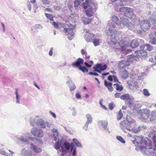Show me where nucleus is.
Masks as SVG:
<instances>
[{
  "mask_svg": "<svg viewBox=\"0 0 156 156\" xmlns=\"http://www.w3.org/2000/svg\"><path fill=\"white\" fill-rule=\"evenodd\" d=\"M129 65L128 62L125 60L120 61L119 64V66L120 69L124 68L125 66H128Z\"/></svg>",
  "mask_w": 156,
  "mask_h": 156,
  "instance_id": "obj_26",
  "label": "nucleus"
},
{
  "mask_svg": "<svg viewBox=\"0 0 156 156\" xmlns=\"http://www.w3.org/2000/svg\"><path fill=\"white\" fill-rule=\"evenodd\" d=\"M139 45L138 42L136 40H133L131 41L130 45L129 44V47H131L132 48H134L138 47Z\"/></svg>",
  "mask_w": 156,
  "mask_h": 156,
  "instance_id": "obj_28",
  "label": "nucleus"
},
{
  "mask_svg": "<svg viewBox=\"0 0 156 156\" xmlns=\"http://www.w3.org/2000/svg\"><path fill=\"white\" fill-rule=\"evenodd\" d=\"M140 150L141 151L142 153L144 155H147L146 152L147 148L146 147L143 145H140L139 146Z\"/></svg>",
  "mask_w": 156,
  "mask_h": 156,
  "instance_id": "obj_33",
  "label": "nucleus"
},
{
  "mask_svg": "<svg viewBox=\"0 0 156 156\" xmlns=\"http://www.w3.org/2000/svg\"><path fill=\"white\" fill-rule=\"evenodd\" d=\"M123 116V114L122 113L121 110L117 114V119L118 120H120Z\"/></svg>",
  "mask_w": 156,
  "mask_h": 156,
  "instance_id": "obj_46",
  "label": "nucleus"
},
{
  "mask_svg": "<svg viewBox=\"0 0 156 156\" xmlns=\"http://www.w3.org/2000/svg\"><path fill=\"white\" fill-rule=\"evenodd\" d=\"M108 25L109 26L108 30L111 34H112L110 36L111 41L114 44H115L120 39L119 34L116 33V28H119L120 27H117L112 23H109Z\"/></svg>",
  "mask_w": 156,
  "mask_h": 156,
  "instance_id": "obj_1",
  "label": "nucleus"
},
{
  "mask_svg": "<svg viewBox=\"0 0 156 156\" xmlns=\"http://www.w3.org/2000/svg\"><path fill=\"white\" fill-rule=\"evenodd\" d=\"M45 16L47 18L49 19L50 21H53V17L52 15L45 13Z\"/></svg>",
  "mask_w": 156,
  "mask_h": 156,
  "instance_id": "obj_49",
  "label": "nucleus"
},
{
  "mask_svg": "<svg viewBox=\"0 0 156 156\" xmlns=\"http://www.w3.org/2000/svg\"><path fill=\"white\" fill-rule=\"evenodd\" d=\"M98 123L99 125H101L105 129L108 130V129L107 128L108 123L107 121H100L98 122Z\"/></svg>",
  "mask_w": 156,
  "mask_h": 156,
  "instance_id": "obj_30",
  "label": "nucleus"
},
{
  "mask_svg": "<svg viewBox=\"0 0 156 156\" xmlns=\"http://www.w3.org/2000/svg\"><path fill=\"white\" fill-rule=\"evenodd\" d=\"M72 154L73 156H75L76 154V148H74L73 150L72 151Z\"/></svg>",
  "mask_w": 156,
  "mask_h": 156,
  "instance_id": "obj_63",
  "label": "nucleus"
},
{
  "mask_svg": "<svg viewBox=\"0 0 156 156\" xmlns=\"http://www.w3.org/2000/svg\"><path fill=\"white\" fill-rule=\"evenodd\" d=\"M94 34H90L87 32L85 35V39L87 42H91L93 41V39H94Z\"/></svg>",
  "mask_w": 156,
  "mask_h": 156,
  "instance_id": "obj_17",
  "label": "nucleus"
},
{
  "mask_svg": "<svg viewBox=\"0 0 156 156\" xmlns=\"http://www.w3.org/2000/svg\"><path fill=\"white\" fill-rule=\"evenodd\" d=\"M118 44L120 47L122 48V53L121 55V56L120 57L121 58H124V56L128 54L129 52L131 51V50L130 49H127L126 50H124L126 46L129 47V43L125 39H123L121 41H120L119 43Z\"/></svg>",
  "mask_w": 156,
  "mask_h": 156,
  "instance_id": "obj_6",
  "label": "nucleus"
},
{
  "mask_svg": "<svg viewBox=\"0 0 156 156\" xmlns=\"http://www.w3.org/2000/svg\"><path fill=\"white\" fill-rule=\"evenodd\" d=\"M107 67V66L106 65L104 64L103 66H102V64H101V67L100 69V70L101 71H104L105 70Z\"/></svg>",
  "mask_w": 156,
  "mask_h": 156,
  "instance_id": "obj_57",
  "label": "nucleus"
},
{
  "mask_svg": "<svg viewBox=\"0 0 156 156\" xmlns=\"http://www.w3.org/2000/svg\"><path fill=\"white\" fill-rule=\"evenodd\" d=\"M113 79L114 80L115 82H118L120 83L119 82L116 76L114 75L113 76Z\"/></svg>",
  "mask_w": 156,
  "mask_h": 156,
  "instance_id": "obj_62",
  "label": "nucleus"
},
{
  "mask_svg": "<svg viewBox=\"0 0 156 156\" xmlns=\"http://www.w3.org/2000/svg\"><path fill=\"white\" fill-rule=\"evenodd\" d=\"M82 21L85 24H87L89 23L90 20L87 18H86L85 17H82L81 19Z\"/></svg>",
  "mask_w": 156,
  "mask_h": 156,
  "instance_id": "obj_40",
  "label": "nucleus"
},
{
  "mask_svg": "<svg viewBox=\"0 0 156 156\" xmlns=\"http://www.w3.org/2000/svg\"><path fill=\"white\" fill-rule=\"evenodd\" d=\"M51 23L53 25L54 27L56 28H58V24L56 23L55 22L53 21L52 22H51Z\"/></svg>",
  "mask_w": 156,
  "mask_h": 156,
  "instance_id": "obj_59",
  "label": "nucleus"
},
{
  "mask_svg": "<svg viewBox=\"0 0 156 156\" xmlns=\"http://www.w3.org/2000/svg\"><path fill=\"white\" fill-rule=\"evenodd\" d=\"M66 83L69 86L71 91H72L76 89V86L75 84L72 82L71 80H69L66 82Z\"/></svg>",
  "mask_w": 156,
  "mask_h": 156,
  "instance_id": "obj_22",
  "label": "nucleus"
},
{
  "mask_svg": "<svg viewBox=\"0 0 156 156\" xmlns=\"http://www.w3.org/2000/svg\"><path fill=\"white\" fill-rule=\"evenodd\" d=\"M101 66V64H96L95 66L93 67V69L94 71L95 69L98 70L100 69Z\"/></svg>",
  "mask_w": 156,
  "mask_h": 156,
  "instance_id": "obj_54",
  "label": "nucleus"
},
{
  "mask_svg": "<svg viewBox=\"0 0 156 156\" xmlns=\"http://www.w3.org/2000/svg\"><path fill=\"white\" fill-rule=\"evenodd\" d=\"M73 141L74 143L77 147H82V145L81 144L78 140L76 139H73Z\"/></svg>",
  "mask_w": 156,
  "mask_h": 156,
  "instance_id": "obj_44",
  "label": "nucleus"
},
{
  "mask_svg": "<svg viewBox=\"0 0 156 156\" xmlns=\"http://www.w3.org/2000/svg\"><path fill=\"white\" fill-rule=\"evenodd\" d=\"M150 22L153 24H156V13H155L153 14L150 17Z\"/></svg>",
  "mask_w": 156,
  "mask_h": 156,
  "instance_id": "obj_31",
  "label": "nucleus"
},
{
  "mask_svg": "<svg viewBox=\"0 0 156 156\" xmlns=\"http://www.w3.org/2000/svg\"><path fill=\"white\" fill-rule=\"evenodd\" d=\"M154 28L156 29V25L155 26ZM149 36L151 39L149 40L150 43L153 44H156V32H152Z\"/></svg>",
  "mask_w": 156,
  "mask_h": 156,
  "instance_id": "obj_14",
  "label": "nucleus"
},
{
  "mask_svg": "<svg viewBox=\"0 0 156 156\" xmlns=\"http://www.w3.org/2000/svg\"><path fill=\"white\" fill-rule=\"evenodd\" d=\"M120 20L121 24L122 23L125 26H126L129 23L128 19L124 17H121Z\"/></svg>",
  "mask_w": 156,
  "mask_h": 156,
  "instance_id": "obj_32",
  "label": "nucleus"
},
{
  "mask_svg": "<svg viewBox=\"0 0 156 156\" xmlns=\"http://www.w3.org/2000/svg\"><path fill=\"white\" fill-rule=\"evenodd\" d=\"M41 1L44 5H49L50 4L48 0H41Z\"/></svg>",
  "mask_w": 156,
  "mask_h": 156,
  "instance_id": "obj_58",
  "label": "nucleus"
},
{
  "mask_svg": "<svg viewBox=\"0 0 156 156\" xmlns=\"http://www.w3.org/2000/svg\"><path fill=\"white\" fill-rule=\"evenodd\" d=\"M61 141L60 142H58L56 143L54 146L56 150H58L59 149L60 147H61Z\"/></svg>",
  "mask_w": 156,
  "mask_h": 156,
  "instance_id": "obj_52",
  "label": "nucleus"
},
{
  "mask_svg": "<svg viewBox=\"0 0 156 156\" xmlns=\"http://www.w3.org/2000/svg\"><path fill=\"white\" fill-rule=\"evenodd\" d=\"M84 64L86 67L88 68H91L92 66L91 65L89 64L86 62H85L84 63Z\"/></svg>",
  "mask_w": 156,
  "mask_h": 156,
  "instance_id": "obj_64",
  "label": "nucleus"
},
{
  "mask_svg": "<svg viewBox=\"0 0 156 156\" xmlns=\"http://www.w3.org/2000/svg\"><path fill=\"white\" fill-rule=\"evenodd\" d=\"M143 94L144 95L146 96H148L150 95V94L148 90L146 89H144L143 90Z\"/></svg>",
  "mask_w": 156,
  "mask_h": 156,
  "instance_id": "obj_53",
  "label": "nucleus"
},
{
  "mask_svg": "<svg viewBox=\"0 0 156 156\" xmlns=\"http://www.w3.org/2000/svg\"><path fill=\"white\" fill-rule=\"evenodd\" d=\"M21 153L22 154L26 155V156L31 154L32 152L29 150H26L25 149H24L21 150Z\"/></svg>",
  "mask_w": 156,
  "mask_h": 156,
  "instance_id": "obj_34",
  "label": "nucleus"
},
{
  "mask_svg": "<svg viewBox=\"0 0 156 156\" xmlns=\"http://www.w3.org/2000/svg\"><path fill=\"white\" fill-rule=\"evenodd\" d=\"M86 117L87 119V121L86 122L83 128L86 131L87 130L89 124L92 123L93 119L91 115L89 114H87L86 115Z\"/></svg>",
  "mask_w": 156,
  "mask_h": 156,
  "instance_id": "obj_13",
  "label": "nucleus"
},
{
  "mask_svg": "<svg viewBox=\"0 0 156 156\" xmlns=\"http://www.w3.org/2000/svg\"><path fill=\"white\" fill-rule=\"evenodd\" d=\"M30 123L32 126H34L35 124H36L37 126L41 128H45L46 126L49 128L51 126V124L48 122H45L41 119H37L35 118L33 121L31 120Z\"/></svg>",
  "mask_w": 156,
  "mask_h": 156,
  "instance_id": "obj_4",
  "label": "nucleus"
},
{
  "mask_svg": "<svg viewBox=\"0 0 156 156\" xmlns=\"http://www.w3.org/2000/svg\"><path fill=\"white\" fill-rule=\"evenodd\" d=\"M15 94L16 95V103L18 104L20 103V96L18 94V89H16Z\"/></svg>",
  "mask_w": 156,
  "mask_h": 156,
  "instance_id": "obj_43",
  "label": "nucleus"
},
{
  "mask_svg": "<svg viewBox=\"0 0 156 156\" xmlns=\"http://www.w3.org/2000/svg\"><path fill=\"white\" fill-rule=\"evenodd\" d=\"M121 75L122 78L126 79L128 77L129 74L126 70H125L122 72Z\"/></svg>",
  "mask_w": 156,
  "mask_h": 156,
  "instance_id": "obj_39",
  "label": "nucleus"
},
{
  "mask_svg": "<svg viewBox=\"0 0 156 156\" xmlns=\"http://www.w3.org/2000/svg\"><path fill=\"white\" fill-rule=\"evenodd\" d=\"M97 4L94 0H86L83 5L84 9H87L85 10L86 15L88 16L91 17L94 13L93 9L97 6Z\"/></svg>",
  "mask_w": 156,
  "mask_h": 156,
  "instance_id": "obj_3",
  "label": "nucleus"
},
{
  "mask_svg": "<svg viewBox=\"0 0 156 156\" xmlns=\"http://www.w3.org/2000/svg\"><path fill=\"white\" fill-rule=\"evenodd\" d=\"M34 28L36 29L42 30L43 27L41 24H38L34 25Z\"/></svg>",
  "mask_w": 156,
  "mask_h": 156,
  "instance_id": "obj_48",
  "label": "nucleus"
},
{
  "mask_svg": "<svg viewBox=\"0 0 156 156\" xmlns=\"http://www.w3.org/2000/svg\"><path fill=\"white\" fill-rule=\"evenodd\" d=\"M116 138L118 140L120 141L121 143L123 144L125 143V141L121 136H117L116 137Z\"/></svg>",
  "mask_w": 156,
  "mask_h": 156,
  "instance_id": "obj_51",
  "label": "nucleus"
},
{
  "mask_svg": "<svg viewBox=\"0 0 156 156\" xmlns=\"http://www.w3.org/2000/svg\"><path fill=\"white\" fill-rule=\"evenodd\" d=\"M143 138V136H137L135 138V140L132 141V142L136 146H138L139 145L142 144Z\"/></svg>",
  "mask_w": 156,
  "mask_h": 156,
  "instance_id": "obj_18",
  "label": "nucleus"
},
{
  "mask_svg": "<svg viewBox=\"0 0 156 156\" xmlns=\"http://www.w3.org/2000/svg\"><path fill=\"white\" fill-rule=\"evenodd\" d=\"M80 0V1L78 0H76L74 2L75 7L76 9H77L78 7L80 4V2H83V0Z\"/></svg>",
  "mask_w": 156,
  "mask_h": 156,
  "instance_id": "obj_47",
  "label": "nucleus"
},
{
  "mask_svg": "<svg viewBox=\"0 0 156 156\" xmlns=\"http://www.w3.org/2000/svg\"><path fill=\"white\" fill-rule=\"evenodd\" d=\"M153 140L154 142V146L155 147H151L148 149V152L149 154L152 155H153L156 153V134L154 135L153 138Z\"/></svg>",
  "mask_w": 156,
  "mask_h": 156,
  "instance_id": "obj_12",
  "label": "nucleus"
},
{
  "mask_svg": "<svg viewBox=\"0 0 156 156\" xmlns=\"http://www.w3.org/2000/svg\"><path fill=\"white\" fill-rule=\"evenodd\" d=\"M119 11L125 15L127 14L131 15L133 14V12L131 11V8L123 6L120 8Z\"/></svg>",
  "mask_w": 156,
  "mask_h": 156,
  "instance_id": "obj_15",
  "label": "nucleus"
},
{
  "mask_svg": "<svg viewBox=\"0 0 156 156\" xmlns=\"http://www.w3.org/2000/svg\"><path fill=\"white\" fill-rule=\"evenodd\" d=\"M70 26L68 28H64V30L66 34L68 36V38L69 40H72L73 38V35L74 33L73 32V30L75 29L74 27L72 24H69Z\"/></svg>",
  "mask_w": 156,
  "mask_h": 156,
  "instance_id": "obj_8",
  "label": "nucleus"
},
{
  "mask_svg": "<svg viewBox=\"0 0 156 156\" xmlns=\"http://www.w3.org/2000/svg\"><path fill=\"white\" fill-rule=\"evenodd\" d=\"M113 22L114 23V24L119 27L121 25V22L118 18L115 16H113L112 17Z\"/></svg>",
  "mask_w": 156,
  "mask_h": 156,
  "instance_id": "obj_21",
  "label": "nucleus"
},
{
  "mask_svg": "<svg viewBox=\"0 0 156 156\" xmlns=\"http://www.w3.org/2000/svg\"><path fill=\"white\" fill-rule=\"evenodd\" d=\"M140 48L144 49L145 50H147L149 51H151L153 49V47L151 45L147 44L144 45H140Z\"/></svg>",
  "mask_w": 156,
  "mask_h": 156,
  "instance_id": "obj_24",
  "label": "nucleus"
},
{
  "mask_svg": "<svg viewBox=\"0 0 156 156\" xmlns=\"http://www.w3.org/2000/svg\"><path fill=\"white\" fill-rule=\"evenodd\" d=\"M93 43L95 46H97L99 45L100 42V40L98 39H96L95 37H94V39H93Z\"/></svg>",
  "mask_w": 156,
  "mask_h": 156,
  "instance_id": "obj_41",
  "label": "nucleus"
},
{
  "mask_svg": "<svg viewBox=\"0 0 156 156\" xmlns=\"http://www.w3.org/2000/svg\"><path fill=\"white\" fill-rule=\"evenodd\" d=\"M127 84L129 87H134L136 85V82L133 79L129 80L127 82Z\"/></svg>",
  "mask_w": 156,
  "mask_h": 156,
  "instance_id": "obj_35",
  "label": "nucleus"
},
{
  "mask_svg": "<svg viewBox=\"0 0 156 156\" xmlns=\"http://www.w3.org/2000/svg\"><path fill=\"white\" fill-rule=\"evenodd\" d=\"M139 58L137 56L134 55H129L127 56V62H133L134 61L138 60Z\"/></svg>",
  "mask_w": 156,
  "mask_h": 156,
  "instance_id": "obj_19",
  "label": "nucleus"
},
{
  "mask_svg": "<svg viewBox=\"0 0 156 156\" xmlns=\"http://www.w3.org/2000/svg\"><path fill=\"white\" fill-rule=\"evenodd\" d=\"M31 132L34 136L39 137H42L43 136V132L41 129L39 128H33L31 130Z\"/></svg>",
  "mask_w": 156,
  "mask_h": 156,
  "instance_id": "obj_11",
  "label": "nucleus"
},
{
  "mask_svg": "<svg viewBox=\"0 0 156 156\" xmlns=\"http://www.w3.org/2000/svg\"><path fill=\"white\" fill-rule=\"evenodd\" d=\"M61 143L62 153H65L70 149V144L68 141L62 140H61Z\"/></svg>",
  "mask_w": 156,
  "mask_h": 156,
  "instance_id": "obj_10",
  "label": "nucleus"
},
{
  "mask_svg": "<svg viewBox=\"0 0 156 156\" xmlns=\"http://www.w3.org/2000/svg\"><path fill=\"white\" fill-rule=\"evenodd\" d=\"M104 83L105 86L108 88L109 87H111V86L112 85V83H108L106 81V80L104 81Z\"/></svg>",
  "mask_w": 156,
  "mask_h": 156,
  "instance_id": "obj_56",
  "label": "nucleus"
},
{
  "mask_svg": "<svg viewBox=\"0 0 156 156\" xmlns=\"http://www.w3.org/2000/svg\"><path fill=\"white\" fill-rule=\"evenodd\" d=\"M83 62V60L79 58L76 62L72 64V65L73 67L78 68L83 73H87L88 71V69L85 67L82 66Z\"/></svg>",
  "mask_w": 156,
  "mask_h": 156,
  "instance_id": "obj_5",
  "label": "nucleus"
},
{
  "mask_svg": "<svg viewBox=\"0 0 156 156\" xmlns=\"http://www.w3.org/2000/svg\"><path fill=\"white\" fill-rule=\"evenodd\" d=\"M0 154L5 156H10L9 153H6L2 149H0Z\"/></svg>",
  "mask_w": 156,
  "mask_h": 156,
  "instance_id": "obj_50",
  "label": "nucleus"
},
{
  "mask_svg": "<svg viewBox=\"0 0 156 156\" xmlns=\"http://www.w3.org/2000/svg\"><path fill=\"white\" fill-rule=\"evenodd\" d=\"M136 121L130 116H127L126 120H124L120 122L121 128L125 133L127 131H131L133 129L132 126L135 124Z\"/></svg>",
  "mask_w": 156,
  "mask_h": 156,
  "instance_id": "obj_2",
  "label": "nucleus"
},
{
  "mask_svg": "<svg viewBox=\"0 0 156 156\" xmlns=\"http://www.w3.org/2000/svg\"><path fill=\"white\" fill-rule=\"evenodd\" d=\"M150 119L151 121L156 120V111L152 112Z\"/></svg>",
  "mask_w": 156,
  "mask_h": 156,
  "instance_id": "obj_36",
  "label": "nucleus"
},
{
  "mask_svg": "<svg viewBox=\"0 0 156 156\" xmlns=\"http://www.w3.org/2000/svg\"><path fill=\"white\" fill-rule=\"evenodd\" d=\"M142 128L143 126H139L136 128H133V129H132L131 131H132L134 133H136L139 132L140 130L142 129Z\"/></svg>",
  "mask_w": 156,
  "mask_h": 156,
  "instance_id": "obj_42",
  "label": "nucleus"
},
{
  "mask_svg": "<svg viewBox=\"0 0 156 156\" xmlns=\"http://www.w3.org/2000/svg\"><path fill=\"white\" fill-rule=\"evenodd\" d=\"M115 106V104L112 102H111L109 105V108L111 110H112Z\"/></svg>",
  "mask_w": 156,
  "mask_h": 156,
  "instance_id": "obj_55",
  "label": "nucleus"
},
{
  "mask_svg": "<svg viewBox=\"0 0 156 156\" xmlns=\"http://www.w3.org/2000/svg\"><path fill=\"white\" fill-rule=\"evenodd\" d=\"M150 110L147 108L140 110L139 112L140 115L141 119L143 121L147 119L150 116Z\"/></svg>",
  "mask_w": 156,
  "mask_h": 156,
  "instance_id": "obj_7",
  "label": "nucleus"
},
{
  "mask_svg": "<svg viewBox=\"0 0 156 156\" xmlns=\"http://www.w3.org/2000/svg\"><path fill=\"white\" fill-rule=\"evenodd\" d=\"M133 101V99L131 97L129 99L126 100L125 102V104H126L130 108L133 105L134 103Z\"/></svg>",
  "mask_w": 156,
  "mask_h": 156,
  "instance_id": "obj_27",
  "label": "nucleus"
},
{
  "mask_svg": "<svg viewBox=\"0 0 156 156\" xmlns=\"http://www.w3.org/2000/svg\"><path fill=\"white\" fill-rule=\"evenodd\" d=\"M141 50L135 51L136 55L139 57L145 58L147 56V53L144 49L140 48Z\"/></svg>",
  "mask_w": 156,
  "mask_h": 156,
  "instance_id": "obj_16",
  "label": "nucleus"
},
{
  "mask_svg": "<svg viewBox=\"0 0 156 156\" xmlns=\"http://www.w3.org/2000/svg\"><path fill=\"white\" fill-rule=\"evenodd\" d=\"M143 144L148 147H150L152 146V142L147 138L145 139L143 138L142 144Z\"/></svg>",
  "mask_w": 156,
  "mask_h": 156,
  "instance_id": "obj_23",
  "label": "nucleus"
},
{
  "mask_svg": "<svg viewBox=\"0 0 156 156\" xmlns=\"http://www.w3.org/2000/svg\"><path fill=\"white\" fill-rule=\"evenodd\" d=\"M74 144L73 143H71L70 144V149L71 152H72V151L74 149Z\"/></svg>",
  "mask_w": 156,
  "mask_h": 156,
  "instance_id": "obj_60",
  "label": "nucleus"
},
{
  "mask_svg": "<svg viewBox=\"0 0 156 156\" xmlns=\"http://www.w3.org/2000/svg\"><path fill=\"white\" fill-rule=\"evenodd\" d=\"M139 22V19H135L134 21V24L131 23H129L126 26L130 30L133 29L134 27L135 26L137 25Z\"/></svg>",
  "mask_w": 156,
  "mask_h": 156,
  "instance_id": "obj_20",
  "label": "nucleus"
},
{
  "mask_svg": "<svg viewBox=\"0 0 156 156\" xmlns=\"http://www.w3.org/2000/svg\"><path fill=\"white\" fill-rule=\"evenodd\" d=\"M88 74L90 75H94L95 76H98V74L97 73H93L92 72H90L88 73Z\"/></svg>",
  "mask_w": 156,
  "mask_h": 156,
  "instance_id": "obj_61",
  "label": "nucleus"
},
{
  "mask_svg": "<svg viewBox=\"0 0 156 156\" xmlns=\"http://www.w3.org/2000/svg\"><path fill=\"white\" fill-rule=\"evenodd\" d=\"M30 147L34 152L36 153H40L42 151V150L41 148L34 145L33 144H30Z\"/></svg>",
  "mask_w": 156,
  "mask_h": 156,
  "instance_id": "obj_25",
  "label": "nucleus"
},
{
  "mask_svg": "<svg viewBox=\"0 0 156 156\" xmlns=\"http://www.w3.org/2000/svg\"><path fill=\"white\" fill-rule=\"evenodd\" d=\"M18 139L21 141L25 142L26 144L28 143V140H27L26 138L24 137L23 136H21L20 137H18Z\"/></svg>",
  "mask_w": 156,
  "mask_h": 156,
  "instance_id": "obj_45",
  "label": "nucleus"
},
{
  "mask_svg": "<svg viewBox=\"0 0 156 156\" xmlns=\"http://www.w3.org/2000/svg\"><path fill=\"white\" fill-rule=\"evenodd\" d=\"M53 134V139L56 141L58 137V130L55 129H53L52 130Z\"/></svg>",
  "mask_w": 156,
  "mask_h": 156,
  "instance_id": "obj_29",
  "label": "nucleus"
},
{
  "mask_svg": "<svg viewBox=\"0 0 156 156\" xmlns=\"http://www.w3.org/2000/svg\"><path fill=\"white\" fill-rule=\"evenodd\" d=\"M139 24L140 26L144 31H146L150 27L151 24L147 20H144L141 21L139 20L137 26Z\"/></svg>",
  "mask_w": 156,
  "mask_h": 156,
  "instance_id": "obj_9",
  "label": "nucleus"
},
{
  "mask_svg": "<svg viewBox=\"0 0 156 156\" xmlns=\"http://www.w3.org/2000/svg\"><path fill=\"white\" fill-rule=\"evenodd\" d=\"M114 87L116 88V89L117 90L119 91H122L123 88L121 85H120L118 83H115L113 85Z\"/></svg>",
  "mask_w": 156,
  "mask_h": 156,
  "instance_id": "obj_38",
  "label": "nucleus"
},
{
  "mask_svg": "<svg viewBox=\"0 0 156 156\" xmlns=\"http://www.w3.org/2000/svg\"><path fill=\"white\" fill-rule=\"evenodd\" d=\"M131 97V96L129 94H125L122 95L120 97V98L121 99L123 100H127L129 99Z\"/></svg>",
  "mask_w": 156,
  "mask_h": 156,
  "instance_id": "obj_37",
  "label": "nucleus"
}]
</instances>
